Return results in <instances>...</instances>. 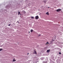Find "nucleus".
Segmentation results:
<instances>
[{"mask_svg":"<svg viewBox=\"0 0 63 63\" xmlns=\"http://www.w3.org/2000/svg\"><path fill=\"white\" fill-rule=\"evenodd\" d=\"M49 8V7H48V8Z\"/></svg>","mask_w":63,"mask_h":63,"instance_id":"obj_20","label":"nucleus"},{"mask_svg":"<svg viewBox=\"0 0 63 63\" xmlns=\"http://www.w3.org/2000/svg\"><path fill=\"white\" fill-rule=\"evenodd\" d=\"M39 18V17L38 16H37L35 17V18L36 19H38Z\"/></svg>","mask_w":63,"mask_h":63,"instance_id":"obj_3","label":"nucleus"},{"mask_svg":"<svg viewBox=\"0 0 63 63\" xmlns=\"http://www.w3.org/2000/svg\"><path fill=\"white\" fill-rule=\"evenodd\" d=\"M10 25H11V24H9V25L8 26H10Z\"/></svg>","mask_w":63,"mask_h":63,"instance_id":"obj_15","label":"nucleus"},{"mask_svg":"<svg viewBox=\"0 0 63 63\" xmlns=\"http://www.w3.org/2000/svg\"><path fill=\"white\" fill-rule=\"evenodd\" d=\"M61 10V9H59L56 10L57 12H60V11Z\"/></svg>","mask_w":63,"mask_h":63,"instance_id":"obj_2","label":"nucleus"},{"mask_svg":"<svg viewBox=\"0 0 63 63\" xmlns=\"http://www.w3.org/2000/svg\"><path fill=\"white\" fill-rule=\"evenodd\" d=\"M28 54H29V53H28Z\"/></svg>","mask_w":63,"mask_h":63,"instance_id":"obj_17","label":"nucleus"},{"mask_svg":"<svg viewBox=\"0 0 63 63\" xmlns=\"http://www.w3.org/2000/svg\"><path fill=\"white\" fill-rule=\"evenodd\" d=\"M13 62L15 61H16V60H13Z\"/></svg>","mask_w":63,"mask_h":63,"instance_id":"obj_12","label":"nucleus"},{"mask_svg":"<svg viewBox=\"0 0 63 63\" xmlns=\"http://www.w3.org/2000/svg\"><path fill=\"white\" fill-rule=\"evenodd\" d=\"M2 50V48L0 49V51H1V50Z\"/></svg>","mask_w":63,"mask_h":63,"instance_id":"obj_10","label":"nucleus"},{"mask_svg":"<svg viewBox=\"0 0 63 63\" xmlns=\"http://www.w3.org/2000/svg\"><path fill=\"white\" fill-rule=\"evenodd\" d=\"M59 54H61V52H60L59 53Z\"/></svg>","mask_w":63,"mask_h":63,"instance_id":"obj_14","label":"nucleus"},{"mask_svg":"<svg viewBox=\"0 0 63 63\" xmlns=\"http://www.w3.org/2000/svg\"><path fill=\"white\" fill-rule=\"evenodd\" d=\"M47 44H49V43H48V42H47L46 43V45H47Z\"/></svg>","mask_w":63,"mask_h":63,"instance_id":"obj_13","label":"nucleus"},{"mask_svg":"<svg viewBox=\"0 0 63 63\" xmlns=\"http://www.w3.org/2000/svg\"><path fill=\"white\" fill-rule=\"evenodd\" d=\"M29 33H30V32H29Z\"/></svg>","mask_w":63,"mask_h":63,"instance_id":"obj_16","label":"nucleus"},{"mask_svg":"<svg viewBox=\"0 0 63 63\" xmlns=\"http://www.w3.org/2000/svg\"><path fill=\"white\" fill-rule=\"evenodd\" d=\"M20 12H18V15H19V14H20Z\"/></svg>","mask_w":63,"mask_h":63,"instance_id":"obj_9","label":"nucleus"},{"mask_svg":"<svg viewBox=\"0 0 63 63\" xmlns=\"http://www.w3.org/2000/svg\"><path fill=\"white\" fill-rule=\"evenodd\" d=\"M40 36H41V35H40Z\"/></svg>","mask_w":63,"mask_h":63,"instance_id":"obj_18","label":"nucleus"},{"mask_svg":"<svg viewBox=\"0 0 63 63\" xmlns=\"http://www.w3.org/2000/svg\"><path fill=\"white\" fill-rule=\"evenodd\" d=\"M43 1L44 3H46L47 2V1L46 0H44Z\"/></svg>","mask_w":63,"mask_h":63,"instance_id":"obj_7","label":"nucleus"},{"mask_svg":"<svg viewBox=\"0 0 63 63\" xmlns=\"http://www.w3.org/2000/svg\"><path fill=\"white\" fill-rule=\"evenodd\" d=\"M49 51H50V50H48L47 51V52H49Z\"/></svg>","mask_w":63,"mask_h":63,"instance_id":"obj_4","label":"nucleus"},{"mask_svg":"<svg viewBox=\"0 0 63 63\" xmlns=\"http://www.w3.org/2000/svg\"><path fill=\"white\" fill-rule=\"evenodd\" d=\"M41 59L42 60H43L44 59V58H41Z\"/></svg>","mask_w":63,"mask_h":63,"instance_id":"obj_8","label":"nucleus"},{"mask_svg":"<svg viewBox=\"0 0 63 63\" xmlns=\"http://www.w3.org/2000/svg\"><path fill=\"white\" fill-rule=\"evenodd\" d=\"M52 40H53V39H52Z\"/></svg>","mask_w":63,"mask_h":63,"instance_id":"obj_19","label":"nucleus"},{"mask_svg":"<svg viewBox=\"0 0 63 63\" xmlns=\"http://www.w3.org/2000/svg\"><path fill=\"white\" fill-rule=\"evenodd\" d=\"M33 31V30L32 29H31V32H32Z\"/></svg>","mask_w":63,"mask_h":63,"instance_id":"obj_6","label":"nucleus"},{"mask_svg":"<svg viewBox=\"0 0 63 63\" xmlns=\"http://www.w3.org/2000/svg\"><path fill=\"white\" fill-rule=\"evenodd\" d=\"M33 53L34 54H37V52L35 50H34V52H33Z\"/></svg>","mask_w":63,"mask_h":63,"instance_id":"obj_1","label":"nucleus"},{"mask_svg":"<svg viewBox=\"0 0 63 63\" xmlns=\"http://www.w3.org/2000/svg\"><path fill=\"white\" fill-rule=\"evenodd\" d=\"M31 18H33V19L34 18V17H31Z\"/></svg>","mask_w":63,"mask_h":63,"instance_id":"obj_11","label":"nucleus"},{"mask_svg":"<svg viewBox=\"0 0 63 63\" xmlns=\"http://www.w3.org/2000/svg\"><path fill=\"white\" fill-rule=\"evenodd\" d=\"M46 15H49V13H48V12H47V13H46Z\"/></svg>","mask_w":63,"mask_h":63,"instance_id":"obj_5","label":"nucleus"}]
</instances>
